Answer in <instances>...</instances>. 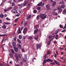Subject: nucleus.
Masks as SVG:
<instances>
[{
	"mask_svg": "<svg viewBox=\"0 0 66 66\" xmlns=\"http://www.w3.org/2000/svg\"><path fill=\"white\" fill-rule=\"evenodd\" d=\"M17 19H15V21L16 22H17Z\"/></svg>",
	"mask_w": 66,
	"mask_h": 66,
	"instance_id": "69168bd1",
	"label": "nucleus"
},
{
	"mask_svg": "<svg viewBox=\"0 0 66 66\" xmlns=\"http://www.w3.org/2000/svg\"><path fill=\"white\" fill-rule=\"evenodd\" d=\"M60 28H63V27L62 26L61 24H60Z\"/></svg>",
	"mask_w": 66,
	"mask_h": 66,
	"instance_id": "49530a36",
	"label": "nucleus"
},
{
	"mask_svg": "<svg viewBox=\"0 0 66 66\" xmlns=\"http://www.w3.org/2000/svg\"><path fill=\"white\" fill-rule=\"evenodd\" d=\"M17 46L18 48L19 49H21V46L20 45V44L19 43L18 44Z\"/></svg>",
	"mask_w": 66,
	"mask_h": 66,
	"instance_id": "6e6552de",
	"label": "nucleus"
},
{
	"mask_svg": "<svg viewBox=\"0 0 66 66\" xmlns=\"http://www.w3.org/2000/svg\"><path fill=\"white\" fill-rule=\"evenodd\" d=\"M27 29L26 28H25L24 29L23 31V33H26V32H27Z\"/></svg>",
	"mask_w": 66,
	"mask_h": 66,
	"instance_id": "2eb2a0df",
	"label": "nucleus"
},
{
	"mask_svg": "<svg viewBox=\"0 0 66 66\" xmlns=\"http://www.w3.org/2000/svg\"><path fill=\"white\" fill-rule=\"evenodd\" d=\"M6 20H11L10 19H9L8 18H6Z\"/></svg>",
	"mask_w": 66,
	"mask_h": 66,
	"instance_id": "de8ad7c7",
	"label": "nucleus"
},
{
	"mask_svg": "<svg viewBox=\"0 0 66 66\" xmlns=\"http://www.w3.org/2000/svg\"><path fill=\"white\" fill-rule=\"evenodd\" d=\"M11 12H12L13 13H17V14H20L21 13V12H22V10L21 9H20V10H15V9H14L12 11H11Z\"/></svg>",
	"mask_w": 66,
	"mask_h": 66,
	"instance_id": "f257e3e1",
	"label": "nucleus"
},
{
	"mask_svg": "<svg viewBox=\"0 0 66 66\" xmlns=\"http://www.w3.org/2000/svg\"><path fill=\"white\" fill-rule=\"evenodd\" d=\"M51 53V52L49 51H48L47 52V54H50Z\"/></svg>",
	"mask_w": 66,
	"mask_h": 66,
	"instance_id": "bb28decb",
	"label": "nucleus"
},
{
	"mask_svg": "<svg viewBox=\"0 0 66 66\" xmlns=\"http://www.w3.org/2000/svg\"><path fill=\"white\" fill-rule=\"evenodd\" d=\"M66 30H64L61 31L62 32H66Z\"/></svg>",
	"mask_w": 66,
	"mask_h": 66,
	"instance_id": "8fccbe9b",
	"label": "nucleus"
},
{
	"mask_svg": "<svg viewBox=\"0 0 66 66\" xmlns=\"http://www.w3.org/2000/svg\"><path fill=\"white\" fill-rule=\"evenodd\" d=\"M55 35H54V36H53L52 37V38L51 39V40H53V39L55 37Z\"/></svg>",
	"mask_w": 66,
	"mask_h": 66,
	"instance_id": "c9c22d12",
	"label": "nucleus"
},
{
	"mask_svg": "<svg viewBox=\"0 0 66 66\" xmlns=\"http://www.w3.org/2000/svg\"><path fill=\"white\" fill-rule=\"evenodd\" d=\"M21 50H22V52H24V50L23 48H21Z\"/></svg>",
	"mask_w": 66,
	"mask_h": 66,
	"instance_id": "864d4df0",
	"label": "nucleus"
},
{
	"mask_svg": "<svg viewBox=\"0 0 66 66\" xmlns=\"http://www.w3.org/2000/svg\"><path fill=\"white\" fill-rule=\"evenodd\" d=\"M4 32H5V33H6V32H7V30H5L4 31Z\"/></svg>",
	"mask_w": 66,
	"mask_h": 66,
	"instance_id": "0e129e2a",
	"label": "nucleus"
},
{
	"mask_svg": "<svg viewBox=\"0 0 66 66\" xmlns=\"http://www.w3.org/2000/svg\"><path fill=\"white\" fill-rule=\"evenodd\" d=\"M27 55H24L23 57V59H27Z\"/></svg>",
	"mask_w": 66,
	"mask_h": 66,
	"instance_id": "ddd939ff",
	"label": "nucleus"
},
{
	"mask_svg": "<svg viewBox=\"0 0 66 66\" xmlns=\"http://www.w3.org/2000/svg\"><path fill=\"white\" fill-rule=\"evenodd\" d=\"M12 45L13 47H15L16 46V42L14 41H13L12 43Z\"/></svg>",
	"mask_w": 66,
	"mask_h": 66,
	"instance_id": "20e7f679",
	"label": "nucleus"
},
{
	"mask_svg": "<svg viewBox=\"0 0 66 66\" xmlns=\"http://www.w3.org/2000/svg\"><path fill=\"white\" fill-rule=\"evenodd\" d=\"M19 39H21V38H22V36H21V35H20L19 36Z\"/></svg>",
	"mask_w": 66,
	"mask_h": 66,
	"instance_id": "c85d7f7f",
	"label": "nucleus"
},
{
	"mask_svg": "<svg viewBox=\"0 0 66 66\" xmlns=\"http://www.w3.org/2000/svg\"><path fill=\"white\" fill-rule=\"evenodd\" d=\"M50 5L49 4H48L46 5V7L48 11L50 10L51 9L50 8Z\"/></svg>",
	"mask_w": 66,
	"mask_h": 66,
	"instance_id": "7ed1b4c3",
	"label": "nucleus"
},
{
	"mask_svg": "<svg viewBox=\"0 0 66 66\" xmlns=\"http://www.w3.org/2000/svg\"><path fill=\"white\" fill-rule=\"evenodd\" d=\"M42 5V2H41L37 4L38 6H40Z\"/></svg>",
	"mask_w": 66,
	"mask_h": 66,
	"instance_id": "f8f14e48",
	"label": "nucleus"
},
{
	"mask_svg": "<svg viewBox=\"0 0 66 66\" xmlns=\"http://www.w3.org/2000/svg\"><path fill=\"white\" fill-rule=\"evenodd\" d=\"M23 4H24L23 5V7H24V6H27V4H25L23 3Z\"/></svg>",
	"mask_w": 66,
	"mask_h": 66,
	"instance_id": "6e6d98bb",
	"label": "nucleus"
},
{
	"mask_svg": "<svg viewBox=\"0 0 66 66\" xmlns=\"http://www.w3.org/2000/svg\"><path fill=\"white\" fill-rule=\"evenodd\" d=\"M51 65H52V66L53 65H54L55 64V63L54 62H53L52 63H50Z\"/></svg>",
	"mask_w": 66,
	"mask_h": 66,
	"instance_id": "c756f323",
	"label": "nucleus"
},
{
	"mask_svg": "<svg viewBox=\"0 0 66 66\" xmlns=\"http://www.w3.org/2000/svg\"><path fill=\"white\" fill-rule=\"evenodd\" d=\"M56 4V2H54L53 3V7H54L55 5Z\"/></svg>",
	"mask_w": 66,
	"mask_h": 66,
	"instance_id": "f3484780",
	"label": "nucleus"
},
{
	"mask_svg": "<svg viewBox=\"0 0 66 66\" xmlns=\"http://www.w3.org/2000/svg\"><path fill=\"white\" fill-rule=\"evenodd\" d=\"M49 61H50V62H53V60L50 59Z\"/></svg>",
	"mask_w": 66,
	"mask_h": 66,
	"instance_id": "09e8293b",
	"label": "nucleus"
},
{
	"mask_svg": "<svg viewBox=\"0 0 66 66\" xmlns=\"http://www.w3.org/2000/svg\"><path fill=\"white\" fill-rule=\"evenodd\" d=\"M53 15H54V16H56L57 15V13L56 12H55L53 13Z\"/></svg>",
	"mask_w": 66,
	"mask_h": 66,
	"instance_id": "6ab92c4d",
	"label": "nucleus"
},
{
	"mask_svg": "<svg viewBox=\"0 0 66 66\" xmlns=\"http://www.w3.org/2000/svg\"><path fill=\"white\" fill-rule=\"evenodd\" d=\"M66 13V10H64L63 11V13L64 14H65Z\"/></svg>",
	"mask_w": 66,
	"mask_h": 66,
	"instance_id": "7c9ffc66",
	"label": "nucleus"
},
{
	"mask_svg": "<svg viewBox=\"0 0 66 66\" xmlns=\"http://www.w3.org/2000/svg\"><path fill=\"white\" fill-rule=\"evenodd\" d=\"M49 60H50L49 59H47L46 60H47V62H48V61H49Z\"/></svg>",
	"mask_w": 66,
	"mask_h": 66,
	"instance_id": "338daca9",
	"label": "nucleus"
},
{
	"mask_svg": "<svg viewBox=\"0 0 66 66\" xmlns=\"http://www.w3.org/2000/svg\"><path fill=\"white\" fill-rule=\"evenodd\" d=\"M30 17H27L26 19H27V20H28L29 19H30Z\"/></svg>",
	"mask_w": 66,
	"mask_h": 66,
	"instance_id": "a18cd8bd",
	"label": "nucleus"
},
{
	"mask_svg": "<svg viewBox=\"0 0 66 66\" xmlns=\"http://www.w3.org/2000/svg\"><path fill=\"white\" fill-rule=\"evenodd\" d=\"M40 17H47V15L46 14H43L40 13Z\"/></svg>",
	"mask_w": 66,
	"mask_h": 66,
	"instance_id": "39448f33",
	"label": "nucleus"
},
{
	"mask_svg": "<svg viewBox=\"0 0 66 66\" xmlns=\"http://www.w3.org/2000/svg\"><path fill=\"white\" fill-rule=\"evenodd\" d=\"M3 24L4 25V24H10V23H7V22H4L3 23Z\"/></svg>",
	"mask_w": 66,
	"mask_h": 66,
	"instance_id": "a211bd4d",
	"label": "nucleus"
},
{
	"mask_svg": "<svg viewBox=\"0 0 66 66\" xmlns=\"http://www.w3.org/2000/svg\"><path fill=\"white\" fill-rule=\"evenodd\" d=\"M9 11V10L8 9H5L4 10V11L5 12H6L7 11Z\"/></svg>",
	"mask_w": 66,
	"mask_h": 66,
	"instance_id": "37998d69",
	"label": "nucleus"
},
{
	"mask_svg": "<svg viewBox=\"0 0 66 66\" xmlns=\"http://www.w3.org/2000/svg\"><path fill=\"white\" fill-rule=\"evenodd\" d=\"M52 36H50L49 37V39H50L52 38Z\"/></svg>",
	"mask_w": 66,
	"mask_h": 66,
	"instance_id": "2f4dec72",
	"label": "nucleus"
},
{
	"mask_svg": "<svg viewBox=\"0 0 66 66\" xmlns=\"http://www.w3.org/2000/svg\"><path fill=\"white\" fill-rule=\"evenodd\" d=\"M9 55L10 57H12L13 56V54L11 53H10L9 54Z\"/></svg>",
	"mask_w": 66,
	"mask_h": 66,
	"instance_id": "393cba45",
	"label": "nucleus"
},
{
	"mask_svg": "<svg viewBox=\"0 0 66 66\" xmlns=\"http://www.w3.org/2000/svg\"><path fill=\"white\" fill-rule=\"evenodd\" d=\"M15 55L16 58V60L18 61V56H17V53H15Z\"/></svg>",
	"mask_w": 66,
	"mask_h": 66,
	"instance_id": "9b49d317",
	"label": "nucleus"
},
{
	"mask_svg": "<svg viewBox=\"0 0 66 66\" xmlns=\"http://www.w3.org/2000/svg\"><path fill=\"white\" fill-rule=\"evenodd\" d=\"M37 10H40V7H38L37 8Z\"/></svg>",
	"mask_w": 66,
	"mask_h": 66,
	"instance_id": "f704fd0d",
	"label": "nucleus"
},
{
	"mask_svg": "<svg viewBox=\"0 0 66 66\" xmlns=\"http://www.w3.org/2000/svg\"><path fill=\"white\" fill-rule=\"evenodd\" d=\"M11 52L13 54L14 53H15V52L14 51V50H13V49H11Z\"/></svg>",
	"mask_w": 66,
	"mask_h": 66,
	"instance_id": "b1692460",
	"label": "nucleus"
},
{
	"mask_svg": "<svg viewBox=\"0 0 66 66\" xmlns=\"http://www.w3.org/2000/svg\"><path fill=\"white\" fill-rule=\"evenodd\" d=\"M17 41L19 43H21V41L20 40H19V39H17Z\"/></svg>",
	"mask_w": 66,
	"mask_h": 66,
	"instance_id": "473e14b6",
	"label": "nucleus"
},
{
	"mask_svg": "<svg viewBox=\"0 0 66 66\" xmlns=\"http://www.w3.org/2000/svg\"><path fill=\"white\" fill-rule=\"evenodd\" d=\"M5 35H0V36H4Z\"/></svg>",
	"mask_w": 66,
	"mask_h": 66,
	"instance_id": "bf43d9fd",
	"label": "nucleus"
},
{
	"mask_svg": "<svg viewBox=\"0 0 66 66\" xmlns=\"http://www.w3.org/2000/svg\"><path fill=\"white\" fill-rule=\"evenodd\" d=\"M18 5L19 6H20V8H22V6H23V4L22 3L21 5L18 4Z\"/></svg>",
	"mask_w": 66,
	"mask_h": 66,
	"instance_id": "4468645a",
	"label": "nucleus"
},
{
	"mask_svg": "<svg viewBox=\"0 0 66 66\" xmlns=\"http://www.w3.org/2000/svg\"><path fill=\"white\" fill-rule=\"evenodd\" d=\"M46 61L45 60H44L43 61L44 64H46Z\"/></svg>",
	"mask_w": 66,
	"mask_h": 66,
	"instance_id": "79ce46f5",
	"label": "nucleus"
},
{
	"mask_svg": "<svg viewBox=\"0 0 66 66\" xmlns=\"http://www.w3.org/2000/svg\"><path fill=\"white\" fill-rule=\"evenodd\" d=\"M27 59H23V61L24 62H26V61H27Z\"/></svg>",
	"mask_w": 66,
	"mask_h": 66,
	"instance_id": "4c0bfd02",
	"label": "nucleus"
},
{
	"mask_svg": "<svg viewBox=\"0 0 66 66\" xmlns=\"http://www.w3.org/2000/svg\"><path fill=\"white\" fill-rule=\"evenodd\" d=\"M56 11V9L55 8H54L53 9V11Z\"/></svg>",
	"mask_w": 66,
	"mask_h": 66,
	"instance_id": "5fc2aeb1",
	"label": "nucleus"
},
{
	"mask_svg": "<svg viewBox=\"0 0 66 66\" xmlns=\"http://www.w3.org/2000/svg\"><path fill=\"white\" fill-rule=\"evenodd\" d=\"M20 15V14H17L16 15V16H18H18H19Z\"/></svg>",
	"mask_w": 66,
	"mask_h": 66,
	"instance_id": "774afa93",
	"label": "nucleus"
},
{
	"mask_svg": "<svg viewBox=\"0 0 66 66\" xmlns=\"http://www.w3.org/2000/svg\"><path fill=\"white\" fill-rule=\"evenodd\" d=\"M3 66H5V63L3 62Z\"/></svg>",
	"mask_w": 66,
	"mask_h": 66,
	"instance_id": "052dcab7",
	"label": "nucleus"
},
{
	"mask_svg": "<svg viewBox=\"0 0 66 66\" xmlns=\"http://www.w3.org/2000/svg\"><path fill=\"white\" fill-rule=\"evenodd\" d=\"M54 62H55L56 64V65H59V62H57L56 60Z\"/></svg>",
	"mask_w": 66,
	"mask_h": 66,
	"instance_id": "5701e85b",
	"label": "nucleus"
},
{
	"mask_svg": "<svg viewBox=\"0 0 66 66\" xmlns=\"http://www.w3.org/2000/svg\"><path fill=\"white\" fill-rule=\"evenodd\" d=\"M37 47H36V49L37 50H38V49L40 48V45L39 44H37L36 45Z\"/></svg>",
	"mask_w": 66,
	"mask_h": 66,
	"instance_id": "0eeeda50",
	"label": "nucleus"
},
{
	"mask_svg": "<svg viewBox=\"0 0 66 66\" xmlns=\"http://www.w3.org/2000/svg\"><path fill=\"white\" fill-rule=\"evenodd\" d=\"M14 10H16L17 9H18V7H17V6H15L14 7Z\"/></svg>",
	"mask_w": 66,
	"mask_h": 66,
	"instance_id": "ea45409f",
	"label": "nucleus"
},
{
	"mask_svg": "<svg viewBox=\"0 0 66 66\" xmlns=\"http://www.w3.org/2000/svg\"><path fill=\"white\" fill-rule=\"evenodd\" d=\"M38 29L36 28V29L34 31V34H36L37 33V32H38Z\"/></svg>",
	"mask_w": 66,
	"mask_h": 66,
	"instance_id": "1a4fd4ad",
	"label": "nucleus"
},
{
	"mask_svg": "<svg viewBox=\"0 0 66 66\" xmlns=\"http://www.w3.org/2000/svg\"><path fill=\"white\" fill-rule=\"evenodd\" d=\"M38 37H37V36H36L35 37H34L35 39H36V40H37V39H38Z\"/></svg>",
	"mask_w": 66,
	"mask_h": 66,
	"instance_id": "72a5a7b5",
	"label": "nucleus"
},
{
	"mask_svg": "<svg viewBox=\"0 0 66 66\" xmlns=\"http://www.w3.org/2000/svg\"><path fill=\"white\" fill-rule=\"evenodd\" d=\"M65 6L64 5H62L61 7L62 9H64V8H65Z\"/></svg>",
	"mask_w": 66,
	"mask_h": 66,
	"instance_id": "cd10ccee",
	"label": "nucleus"
},
{
	"mask_svg": "<svg viewBox=\"0 0 66 66\" xmlns=\"http://www.w3.org/2000/svg\"><path fill=\"white\" fill-rule=\"evenodd\" d=\"M17 32L18 34H19V33H21V32L20 31V27L19 28Z\"/></svg>",
	"mask_w": 66,
	"mask_h": 66,
	"instance_id": "9d476101",
	"label": "nucleus"
},
{
	"mask_svg": "<svg viewBox=\"0 0 66 66\" xmlns=\"http://www.w3.org/2000/svg\"><path fill=\"white\" fill-rule=\"evenodd\" d=\"M58 31H59V30H56L55 31V34H56V33H57L58 32Z\"/></svg>",
	"mask_w": 66,
	"mask_h": 66,
	"instance_id": "3c124183",
	"label": "nucleus"
},
{
	"mask_svg": "<svg viewBox=\"0 0 66 66\" xmlns=\"http://www.w3.org/2000/svg\"><path fill=\"white\" fill-rule=\"evenodd\" d=\"M5 40H9V38H6L5 39Z\"/></svg>",
	"mask_w": 66,
	"mask_h": 66,
	"instance_id": "13d9d810",
	"label": "nucleus"
},
{
	"mask_svg": "<svg viewBox=\"0 0 66 66\" xmlns=\"http://www.w3.org/2000/svg\"><path fill=\"white\" fill-rule=\"evenodd\" d=\"M58 10H59V12H61L63 11V10L62 9L61 6H59L58 8Z\"/></svg>",
	"mask_w": 66,
	"mask_h": 66,
	"instance_id": "f03ea898",
	"label": "nucleus"
},
{
	"mask_svg": "<svg viewBox=\"0 0 66 66\" xmlns=\"http://www.w3.org/2000/svg\"><path fill=\"white\" fill-rule=\"evenodd\" d=\"M27 2L25 1L23 3L24 4H27Z\"/></svg>",
	"mask_w": 66,
	"mask_h": 66,
	"instance_id": "603ef678",
	"label": "nucleus"
},
{
	"mask_svg": "<svg viewBox=\"0 0 66 66\" xmlns=\"http://www.w3.org/2000/svg\"><path fill=\"white\" fill-rule=\"evenodd\" d=\"M14 49L15 51V52H18V48L14 47Z\"/></svg>",
	"mask_w": 66,
	"mask_h": 66,
	"instance_id": "423d86ee",
	"label": "nucleus"
},
{
	"mask_svg": "<svg viewBox=\"0 0 66 66\" xmlns=\"http://www.w3.org/2000/svg\"><path fill=\"white\" fill-rule=\"evenodd\" d=\"M11 6H14V5H16L15 4V3L14 2H12L11 3Z\"/></svg>",
	"mask_w": 66,
	"mask_h": 66,
	"instance_id": "aec40b11",
	"label": "nucleus"
},
{
	"mask_svg": "<svg viewBox=\"0 0 66 66\" xmlns=\"http://www.w3.org/2000/svg\"><path fill=\"white\" fill-rule=\"evenodd\" d=\"M46 18V17H42L41 19H45Z\"/></svg>",
	"mask_w": 66,
	"mask_h": 66,
	"instance_id": "a19ab883",
	"label": "nucleus"
},
{
	"mask_svg": "<svg viewBox=\"0 0 66 66\" xmlns=\"http://www.w3.org/2000/svg\"><path fill=\"white\" fill-rule=\"evenodd\" d=\"M27 24H28V23H26L25 24V26L26 27V26H27Z\"/></svg>",
	"mask_w": 66,
	"mask_h": 66,
	"instance_id": "4d7b16f0",
	"label": "nucleus"
},
{
	"mask_svg": "<svg viewBox=\"0 0 66 66\" xmlns=\"http://www.w3.org/2000/svg\"><path fill=\"white\" fill-rule=\"evenodd\" d=\"M6 26H5V25H4L2 26V28L3 29H6Z\"/></svg>",
	"mask_w": 66,
	"mask_h": 66,
	"instance_id": "dca6fc26",
	"label": "nucleus"
},
{
	"mask_svg": "<svg viewBox=\"0 0 66 66\" xmlns=\"http://www.w3.org/2000/svg\"><path fill=\"white\" fill-rule=\"evenodd\" d=\"M4 15L1 14L0 15V17H4Z\"/></svg>",
	"mask_w": 66,
	"mask_h": 66,
	"instance_id": "c03bdc74",
	"label": "nucleus"
},
{
	"mask_svg": "<svg viewBox=\"0 0 66 66\" xmlns=\"http://www.w3.org/2000/svg\"><path fill=\"white\" fill-rule=\"evenodd\" d=\"M34 13H37V11L36 10H34L33 11Z\"/></svg>",
	"mask_w": 66,
	"mask_h": 66,
	"instance_id": "e433bc0d",
	"label": "nucleus"
},
{
	"mask_svg": "<svg viewBox=\"0 0 66 66\" xmlns=\"http://www.w3.org/2000/svg\"><path fill=\"white\" fill-rule=\"evenodd\" d=\"M56 56H57L56 55V53L54 56V57H56Z\"/></svg>",
	"mask_w": 66,
	"mask_h": 66,
	"instance_id": "680f3d73",
	"label": "nucleus"
},
{
	"mask_svg": "<svg viewBox=\"0 0 66 66\" xmlns=\"http://www.w3.org/2000/svg\"><path fill=\"white\" fill-rule=\"evenodd\" d=\"M28 38L29 39H33V37L30 36L28 37Z\"/></svg>",
	"mask_w": 66,
	"mask_h": 66,
	"instance_id": "4be33fe9",
	"label": "nucleus"
},
{
	"mask_svg": "<svg viewBox=\"0 0 66 66\" xmlns=\"http://www.w3.org/2000/svg\"><path fill=\"white\" fill-rule=\"evenodd\" d=\"M31 5V3H30L29 4H28V5L27 6L28 7H30V6Z\"/></svg>",
	"mask_w": 66,
	"mask_h": 66,
	"instance_id": "a878e982",
	"label": "nucleus"
},
{
	"mask_svg": "<svg viewBox=\"0 0 66 66\" xmlns=\"http://www.w3.org/2000/svg\"><path fill=\"white\" fill-rule=\"evenodd\" d=\"M51 40H50L47 43V45H50V42H51Z\"/></svg>",
	"mask_w": 66,
	"mask_h": 66,
	"instance_id": "412c9836",
	"label": "nucleus"
},
{
	"mask_svg": "<svg viewBox=\"0 0 66 66\" xmlns=\"http://www.w3.org/2000/svg\"><path fill=\"white\" fill-rule=\"evenodd\" d=\"M44 59H46V54H44Z\"/></svg>",
	"mask_w": 66,
	"mask_h": 66,
	"instance_id": "58836bf2",
	"label": "nucleus"
},
{
	"mask_svg": "<svg viewBox=\"0 0 66 66\" xmlns=\"http://www.w3.org/2000/svg\"><path fill=\"white\" fill-rule=\"evenodd\" d=\"M39 17H37V20H38L39 19Z\"/></svg>",
	"mask_w": 66,
	"mask_h": 66,
	"instance_id": "e2e57ef3",
	"label": "nucleus"
}]
</instances>
